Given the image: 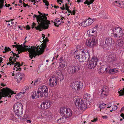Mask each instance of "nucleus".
Listing matches in <instances>:
<instances>
[{
	"label": "nucleus",
	"instance_id": "obj_49",
	"mask_svg": "<svg viewBox=\"0 0 124 124\" xmlns=\"http://www.w3.org/2000/svg\"><path fill=\"white\" fill-rule=\"evenodd\" d=\"M8 65H7V64H4L3 65L2 67H4L5 68H6L7 67Z\"/></svg>",
	"mask_w": 124,
	"mask_h": 124
},
{
	"label": "nucleus",
	"instance_id": "obj_2",
	"mask_svg": "<svg viewBox=\"0 0 124 124\" xmlns=\"http://www.w3.org/2000/svg\"><path fill=\"white\" fill-rule=\"evenodd\" d=\"M13 109L15 114L18 117L20 118L22 116L23 105L21 103L17 102L13 106Z\"/></svg>",
	"mask_w": 124,
	"mask_h": 124
},
{
	"label": "nucleus",
	"instance_id": "obj_34",
	"mask_svg": "<svg viewBox=\"0 0 124 124\" xmlns=\"http://www.w3.org/2000/svg\"><path fill=\"white\" fill-rule=\"evenodd\" d=\"M81 24L82 26L85 27L89 26L87 20L83 21Z\"/></svg>",
	"mask_w": 124,
	"mask_h": 124
},
{
	"label": "nucleus",
	"instance_id": "obj_50",
	"mask_svg": "<svg viewBox=\"0 0 124 124\" xmlns=\"http://www.w3.org/2000/svg\"><path fill=\"white\" fill-rule=\"evenodd\" d=\"M23 6L24 7H26L27 6H28V7H29V6L27 4H25V3H23Z\"/></svg>",
	"mask_w": 124,
	"mask_h": 124
},
{
	"label": "nucleus",
	"instance_id": "obj_60",
	"mask_svg": "<svg viewBox=\"0 0 124 124\" xmlns=\"http://www.w3.org/2000/svg\"><path fill=\"white\" fill-rule=\"evenodd\" d=\"M18 46H19V45H14L13 46L12 45V46H13V47H17V48L18 47Z\"/></svg>",
	"mask_w": 124,
	"mask_h": 124
},
{
	"label": "nucleus",
	"instance_id": "obj_6",
	"mask_svg": "<svg viewBox=\"0 0 124 124\" xmlns=\"http://www.w3.org/2000/svg\"><path fill=\"white\" fill-rule=\"evenodd\" d=\"M39 90L41 94V97L46 98L48 96L49 92L48 88L46 86L43 85L40 86Z\"/></svg>",
	"mask_w": 124,
	"mask_h": 124
},
{
	"label": "nucleus",
	"instance_id": "obj_14",
	"mask_svg": "<svg viewBox=\"0 0 124 124\" xmlns=\"http://www.w3.org/2000/svg\"><path fill=\"white\" fill-rule=\"evenodd\" d=\"M98 25H96L93 28L87 31L88 36L90 37L91 36H93L94 34L97 32Z\"/></svg>",
	"mask_w": 124,
	"mask_h": 124
},
{
	"label": "nucleus",
	"instance_id": "obj_30",
	"mask_svg": "<svg viewBox=\"0 0 124 124\" xmlns=\"http://www.w3.org/2000/svg\"><path fill=\"white\" fill-rule=\"evenodd\" d=\"M67 109V108H62L61 109L60 113L61 115L63 117L64 116V115H65L66 111Z\"/></svg>",
	"mask_w": 124,
	"mask_h": 124
},
{
	"label": "nucleus",
	"instance_id": "obj_10",
	"mask_svg": "<svg viewBox=\"0 0 124 124\" xmlns=\"http://www.w3.org/2000/svg\"><path fill=\"white\" fill-rule=\"evenodd\" d=\"M86 45L89 47H93L96 45V40L94 36L92 37L91 38L86 42Z\"/></svg>",
	"mask_w": 124,
	"mask_h": 124
},
{
	"label": "nucleus",
	"instance_id": "obj_52",
	"mask_svg": "<svg viewBox=\"0 0 124 124\" xmlns=\"http://www.w3.org/2000/svg\"><path fill=\"white\" fill-rule=\"evenodd\" d=\"M14 20V19H11L9 21H8L9 22H11V23L12 24H14V22L12 21L13 20Z\"/></svg>",
	"mask_w": 124,
	"mask_h": 124
},
{
	"label": "nucleus",
	"instance_id": "obj_3",
	"mask_svg": "<svg viewBox=\"0 0 124 124\" xmlns=\"http://www.w3.org/2000/svg\"><path fill=\"white\" fill-rule=\"evenodd\" d=\"M44 51L40 48L39 46L37 47H33L32 49H29V53L35 57L37 55H39L42 54Z\"/></svg>",
	"mask_w": 124,
	"mask_h": 124
},
{
	"label": "nucleus",
	"instance_id": "obj_20",
	"mask_svg": "<svg viewBox=\"0 0 124 124\" xmlns=\"http://www.w3.org/2000/svg\"><path fill=\"white\" fill-rule=\"evenodd\" d=\"M40 96L41 97V94L40 92L39 91V88L38 91L36 92V91H35L33 92L31 97L32 98L34 99L35 98H39Z\"/></svg>",
	"mask_w": 124,
	"mask_h": 124
},
{
	"label": "nucleus",
	"instance_id": "obj_57",
	"mask_svg": "<svg viewBox=\"0 0 124 124\" xmlns=\"http://www.w3.org/2000/svg\"><path fill=\"white\" fill-rule=\"evenodd\" d=\"M29 55H30L29 56L31 58V59H32V58H33V56L32 55H31V54H30Z\"/></svg>",
	"mask_w": 124,
	"mask_h": 124
},
{
	"label": "nucleus",
	"instance_id": "obj_62",
	"mask_svg": "<svg viewBox=\"0 0 124 124\" xmlns=\"http://www.w3.org/2000/svg\"><path fill=\"white\" fill-rule=\"evenodd\" d=\"M102 117L103 118H107V116H102Z\"/></svg>",
	"mask_w": 124,
	"mask_h": 124
},
{
	"label": "nucleus",
	"instance_id": "obj_58",
	"mask_svg": "<svg viewBox=\"0 0 124 124\" xmlns=\"http://www.w3.org/2000/svg\"><path fill=\"white\" fill-rule=\"evenodd\" d=\"M21 69V68H19L18 69L17 68H16V70H19L20 71Z\"/></svg>",
	"mask_w": 124,
	"mask_h": 124
},
{
	"label": "nucleus",
	"instance_id": "obj_59",
	"mask_svg": "<svg viewBox=\"0 0 124 124\" xmlns=\"http://www.w3.org/2000/svg\"><path fill=\"white\" fill-rule=\"evenodd\" d=\"M69 13H71H71H72V12L69 9H68V10H67Z\"/></svg>",
	"mask_w": 124,
	"mask_h": 124
},
{
	"label": "nucleus",
	"instance_id": "obj_13",
	"mask_svg": "<svg viewBox=\"0 0 124 124\" xmlns=\"http://www.w3.org/2000/svg\"><path fill=\"white\" fill-rule=\"evenodd\" d=\"M109 90L107 86H104L102 89L101 96L103 97H106L108 94Z\"/></svg>",
	"mask_w": 124,
	"mask_h": 124
},
{
	"label": "nucleus",
	"instance_id": "obj_24",
	"mask_svg": "<svg viewBox=\"0 0 124 124\" xmlns=\"http://www.w3.org/2000/svg\"><path fill=\"white\" fill-rule=\"evenodd\" d=\"M59 68L61 69L63 68L65 66V61L63 60L62 58H61L59 59Z\"/></svg>",
	"mask_w": 124,
	"mask_h": 124
},
{
	"label": "nucleus",
	"instance_id": "obj_21",
	"mask_svg": "<svg viewBox=\"0 0 124 124\" xmlns=\"http://www.w3.org/2000/svg\"><path fill=\"white\" fill-rule=\"evenodd\" d=\"M113 39L110 37H107L105 39V45L108 46H110L112 44Z\"/></svg>",
	"mask_w": 124,
	"mask_h": 124
},
{
	"label": "nucleus",
	"instance_id": "obj_27",
	"mask_svg": "<svg viewBox=\"0 0 124 124\" xmlns=\"http://www.w3.org/2000/svg\"><path fill=\"white\" fill-rule=\"evenodd\" d=\"M80 52H81L82 54L83 55H85V57L89 58V55L88 51L87 50H84Z\"/></svg>",
	"mask_w": 124,
	"mask_h": 124
},
{
	"label": "nucleus",
	"instance_id": "obj_42",
	"mask_svg": "<svg viewBox=\"0 0 124 124\" xmlns=\"http://www.w3.org/2000/svg\"><path fill=\"white\" fill-rule=\"evenodd\" d=\"M5 51L3 52L4 53H6L9 51H11V50L8 47H5Z\"/></svg>",
	"mask_w": 124,
	"mask_h": 124
},
{
	"label": "nucleus",
	"instance_id": "obj_37",
	"mask_svg": "<svg viewBox=\"0 0 124 124\" xmlns=\"http://www.w3.org/2000/svg\"><path fill=\"white\" fill-rule=\"evenodd\" d=\"M89 1L88 0H86L85 2H84V4H87L88 5L90 4H92L93 3V2L94 1V0H89Z\"/></svg>",
	"mask_w": 124,
	"mask_h": 124
},
{
	"label": "nucleus",
	"instance_id": "obj_15",
	"mask_svg": "<svg viewBox=\"0 0 124 124\" xmlns=\"http://www.w3.org/2000/svg\"><path fill=\"white\" fill-rule=\"evenodd\" d=\"M51 104V102L49 101H45L41 104V108L42 109H46L50 107Z\"/></svg>",
	"mask_w": 124,
	"mask_h": 124
},
{
	"label": "nucleus",
	"instance_id": "obj_47",
	"mask_svg": "<svg viewBox=\"0 0 124 124\" xmlns=\"http://www.w3.org/2000/svg\"><path fill=\"white\" fill-rule=\"evenodd\" d=\"M43 2L45 4V5L47 6L49 5V2L48 1H47L44 0Z\"/></svg>",
	"mask_w": 124,
	"mask_h": 124
},
{
	"label": "nucleus",
	"instance_id": "obj_53",
	"mask_svg": "<svg viewBox=\"0 0 124 124\" xmlns=\"http://www.w3.org/2000/svg\"><path fill=\"white\" fill-rule=\"evenodd\" d=\"M13 58H14L15 59V56H13L12 57H11L9 59V61H11V60H12Z\"/></svg>",
	"mask_w": 124,
	"mask_h": 124
},
{
	"label": "nucleus",
	"instance_id": "obj_17",
	"mask_svg": "<svg viewBox=\"0 0 124 124\" xmlns=\"http://www.w3.org/2000/svg\"><path fill=\"white\" fill-rule=\"evenodd\" d=\"M83 98L87 104L90 105L91 103L90 102L92 100V98L90 94L86 93L84 95Z\"/></svg>",
	"mask_w": 124,
	"mask_h": 124
},
{
	"label": "nucleus",
	"instance_id": "obj_22",
	"mask_svg": "<svg viewBox=\"0 0 124 124\" xmlns=\"http://www.w3.org/2000/svg\"><path fill=\"white\" fill-rule=\"evenodd\" d=\"M31 87L30 86H27L24 87L22 89L23 92L19 93L17 95L18 96H20V97H21L22 96V94H24L26 92L28 91L29 88H31Z\"/></svg>",
	"mask_w": 124,
	"mask_h": 124
},
{
	"label": "nucleus",
	"instance_id": "obj_64",
	"mask_svg": "<svg viewBox=\"0 0 124 124\" xmlns=\"http://www.w3.org/2000/svg\"><path fill=\"white\" fill-rule=\"evenodd\" d=\"M124 110V107H123L122 108H121V110L123 111Z\"/></svg>",
	"mask_w": 124,
	"mask_h": 124
},
{
	"label": "nucleus",
	"instance_id": "obj_54",
	"mask_svg": "<svg viewBox=\"0 0 124 124\" xmlns=\"http://www.w3.org/2000/svg\"><path fill=\"white\" fill-rule=\"evenodd\" d=\"M71 15H74L75 14V11L74 10H73L72 11Z\"/></svg>",
	"mask_w": 124,
	"mask_h": 124
},
{
	"label": "nucleus",
	"instance_id": "obj_39",
	"mask_svg": "<svg viewBox=\"0 0 124 124\" xmlns=\"http://www.w3.org/2000/svg\"><path fill=\"white\" fill-rule=\"evenodd\" d=\"M40 79L38 78L35 80L34 85H36L39 84L40 83Z\"/></svg>",
	"mask_w": 124,
	"mask_h": 124
},
{
	"label": "nucleus",
	"instance_id": "obj_19",
	"mask_svg": "<svg viewBox=\"0 0 124 124\" xmlns=\"http://www.w3.org/2000/svg\"><path fill=\"white\" fill-rule=\"evenodd\" d=\"M107 59L109 61L112 62H116L117 60L116 54H112L109 55Z\"/></svg>",
	"mask_w": 124,
	"mask_h": 124
},
{
	"label": "nucleus",
	"instance_id": "obj_63",
	"mask_svg": "<svg viewBox=\"0 0 124 124\" xmlns=\"http://www.w3.org/2000/svg\"><path fill=\"white\" fill-rule=\"evenodd\" d=\"M27 122L28 123H30L31 122V121L29 120H27Z\"/></svg>",
	"mask_w": 124,
	"mask_h": 124
},
{
	"label": "nucleus",
	"instance_id": "obj_5",
	"mask_svg": "<svg viewBox=\"0 0 124 124\" xmlns=\"http://www.w3.org/2000/svg\"><path fill=\"white\" fill-rule=\"evenodd\" d=\"M71 87L76 91H79L84 88L82 83L79 82L75 81L71 84Z\"/></svg>",
	"mask_w": 124,
	"mask_h": 124
},
{
	"label": "nucleus",
	"instance_id": "obj_40",
	"mask_svg": "<svg viewBox=\"0 0 124 124\" xmlns=\"http://www.w3.org/2000/svg\"><path fill=\"white\" fill-rule=\"evenodd\" d=\"M10 61L8 63H7V65L10 64V65H11V64L13 65L14 64H15V62H16V60H15V59H14L13 60V61L12 60H11V61Z\"/></svg>",
	"mask_w": 124,
	"mask_h": 124
},
{
	"label": "nucleus",
	"instance_id": "obj_23",
	"mask_svg": "<svg viewBox=\"0 0 124 124\" xmlns=\"http://www.w3.org/2000/svg\"><path fill=\"white\" fill-rule=\"evenodd\" d=\"M108 71L107 69L106 66L103 65L101 67L99 71L100 74H102L105 72H107Z\"/></svg>",
	"mask_w": 124,
	"mask_h": 124
},
{
	"label": "nucleus",
	"instance_id": "obj_28",
	"mask_svg": "<svg viewBox=\"0 0 124 124\" xmlns=\"http://www.w3.org/2000/svg\"><path fill=\"white\" fill-rule=\"evenodd\" d=\"M59 73L60 74H58V73H57V74H58V78L59 80H60V81H62L64 78V76L63 74H62V72L59 70Z\"/></svg>",
	"mask_w": 124,
	"mask_h": 124
},
{
	"label": "nucleus",
	"instance_id": "obj_41",
	"mask_svg": "<svg viewBox=\"0 0 124 124\" xmlns=\"http://www.w3.org/2000/svg\"><path fill=\"white\" fill-rule=\"evenodd\" d=\"M106 105V104H105L104 103L101 104L100 105V110L101 111L102 109L105 108Z\"/></svg>",
	"mask_w": 124,
	"mask_h": 124
},
{
	"label": "nucleus",
	"instance_id": "obj_31",
	"mask_svg": "<svg viewBox=\"0 0 124 124\" xmlns=\"http://www.w3.org/2000/svg\"><path fill=\"white\" fill-rule=\"evenodd\" d=\"M117 45L120 47H122L124 44L123 41L120 39H118L117 40Z\"/></svg>",
	"mask_w": 124,
	"mask_h": 124
},
{
	"label": "nucleus",
	"instance_id": "obj_38",
	"mask_svg": "<svg viewBox=\"0 0 124 124\" xmlns=\"http://www.w3.org/2000/svg\"><path fill=\"white\" fill-rule=\"evenodd\" d=\"M10 118L12 120L15 122H17L18 121L16 118L15 117L14 115H11L10 116Z\"/></svg>",
	"mask_w": 124,
	"mask_h": 124
},
{
	"label": "nucleus",
	"instance_id": "obj_4",
	"mask_svg": "<svg viewBox=\"0 0 124 124\" xmlns=\"http://www.w3.org/2000/svg\"><path fill=\"white\" fill-rule=\"evenodd\" d=\"M74 101L76 105L80 108L81 110L85 109L87 108V105L84 103L83 101L80 98L75 97L74 99Z\"/></svg>",
	"mask_w": 124,
	"mask_h": 124
},
{
	"label": "nucleus",
	"instance_id": "obj_45",
	"mask_svg": "<svg viewBox=\"0 0 124 124\" xmlns=\"http://www.w3.org/2000/svg\"><path fill=\"white\" fill-rule=\"evenodd\" d=\"M51 97L53 99H56V95L54 94H53L51 96Z\"/></svg>",
	"mask_w": 124,
	"mask_h": 124
},
{
	"label": "nucleus",
	"instance_id": "obj_7",
	"mask_svg": "<svg viewBox=\"0 0 124 124\" xmlns=\"http://www.w3.org/2000/svg\"><path fill=\"white\" fill-rule=\"evenodd\" d=\"M113 34L114 37L117 39L119 38L123 35L122 30L119 27H116L113 30Z\"/></svg>",
	"mask_w": 124,
	"mask_h": 124
},
{
	"label": "nucleus",
	"instance_id": "obj_33",
	"mask_svg": "<svg viewBox=\"0 0 124 124\" xmlns=\"http://www.w3.org/2000/svg\"><path fill=\"white\" fill-rule=\"evenodd\" d=\"M118 72V70L116 69H110L109 71V73L110 74H114Z\"/></svg>",
	"mask_w": 124,
	"mask_h": 124
},
{
	"label": "nucleus",
	"instance_id": "obj_46",
	"mask_svg": "<svg viewBox=\"0 0 124 124\" xmlns=\"http://www.w3.org/2000/svg\"><path fill=\"white\" fill-rule=\"evenodd\" d=\"M65 9L66 10H68L69 9V7L68 6V4L67 3H66L65 4Z\"/></svg>",
	"mask_w": 124,
	"mask_h": 124
},
{
	"label": "nucleus",
	"instance_id": "obj_1",
	"mask_svg": "<svg viewBox=\"0 0 124 124\" xmlns=\"http://www.w3.org/2000/svg\"><path fill=\"white\" fill-rule=\"evenodd\" d=\"M40 15L38 16L34 15L33 18L36 17L37 22L38 23V25L35 27V28L37 30L41 31L43 29H48L49 25L50 24V21L47 20V17L45 16V14H42L39 11H38Z\"/></svg>",
	"mask_w": 124,
	"mask_h": 124
},
{
	"label": "nucleus",
	"instance_id": "obj_8",
	"mask_svg": "<svg viewBox=\"0 0 124 124\" xmlns=\"http://www.w3.org/2000/svg\"><path fill=\"white\" fill-rule=\"evenodd\" d=\"M81 52H75L74 54V56L76 59H78L79 62H81L85 61L86 60L85 56H83Z\"/></svg>",
	"mask_w": 124,
	"mask_h": 124
},
{
	"label": "nucleus",
	"instance_id": "obj_56",
	"mask_svg": "<svg viewBox=\"0 0 124 124\" xmlns=\"http://www.w3.org/2000/svg\"><path fill=\"white\" fill-rule=\"evenodd\" d=\"M120 116L123 118L124 119V114L122 113L121 114Z\"/></svg>",
	"mask_w": 124,
	"mask_h": 124
},
{
	"label": "nucleus",
	"instance_id": "obj_55",
	"mask_svg": "<svg viewBox=\"0 0 124 124\" xmlns=\"http://www.w3.org/2000/svg\"><path fill=\"white\" fill-rule=\"evenodd\" d=\"M30 29V27H29L28 25H27L26 26V29L27 30H29Z\"/></svg>",
	"mask_w": 124,
	"mask_h": 124
},
{
	"label": "nucleus",
	"instance_id": "obj_36",
	"mask_svg": "<svg viewBox=\"0 0 124 124\" xmlns=\"http://www.w3.org/2000/svg\"><path fill=\"white\" fill-rule=\"evenodd\" d=\"M55 22H54V25L55 26L58 27L60 24L61 23L60 20H57V19L55 20Z\"/></svg>",
	"mask_w": 124,
	"mask_h": 124
},
{
	"label": "nucleus",
	"instance_id": "obj_29",
	"mask_svg": "<svg viewBox=\"0 0 124 124\" xmlns=\"http://www.w3.org/2000/svg\"><path fill=\"white\" fill-rule=\"evenodd\" d=\"M66 120V118L63 116L62 118L57 120V123L58 124L63 123L65 122Z\"/></svg>",
	"mask_w": 124,
	"mask_h": 124
},
{
	"label": "nucleus",
	"instance_id": "obj_61",
	"mask_svg": "<svg viewBox=\"0 0 124 124\" xmlns=\"http://www.w3.org/2000/svg\"><path fill=\"white\" fill-rule=\"evenodd\" d=\"M36 23H35L33 22L32 23V25L33 26H35H35L36 25Z\"/></svg>",
	"mask_w": 124,
	"mask_h": 124
},
{
	"label": "nucleus",
	"instance_id": "obj_18",
	"mask_svg": "<svg viewBox=\"0 0 124 124\" xmlns=\"http://www.w3.org/2000/svg\"><path fill=\"white\" fill-rule=\"evenodd\" d=\"M24 75L23 74L18 73L16 74L15 78V79H17V81L18 82L23 81V79L24 78Z\"/></svg>",
	"mask_w": 124,
	"mask_h": 124
},
{
	"label": "nucleus",
	"instance_id": "obj_32",
	"mask_svg": "<svg viewBox=\"0 0 124 124\" xmlns=\"http://www.w3.org/2000/svg\"><path fill=\"white\" fill-rule=\"evenodd\" d=\"M115 3L116 4V5L121 8H124L123 6V4H122L121 2L119 1H116Z\"/></svg>",
	"mask_w": 124,
	"mask_h": 124
},
{
	"label": "nucleus",
	"instance_id": "obj_35",
	"mask_svg": "<svg viewBox=\"0 0 124 124\" xmlns=\"http://www.w3.org/2000/svg\"><path fill=\"white\" fill-rule=\"evenodd\" d=\"M86 20L89 25H91L94 21V19H91L89 17Z\"/></svg>",
	"mask_w": 124,
	"mask_h": 124
},
{
	"label": "nucleus",
	"instance_id": "obj_12",
	"mask_svg": "<svg viewBox=\"0 0 124 124\" xmlns=\"http://www.w3.org/2000/svg\"><path fill=\"white\" fill-rule=\"evenodd\" d=\"M58 83V80L55 76H51L49 79V85L52 87H54L56 86Z\"/></svg>",
	"mask_w": 124,
	"mask_h": 124
},
{
	"label": "nucleus",
	"instance_id": "obj_16",
	"mask_svg": "<svg viewBox=\"0 0 124 124\" xmlns=\"http://www.w3.org/2000/svg\"><path fill=\"white\" fill-rule=\"evenodd\" d=\"M26 47H28L27 46L24 45L23 46H22V45H19L17 48L19 49V50L21 51V52H23L24 51H26L28 50L29 52V50L30 48L32 49L33 47H35V46H31V48H28Z\"/></svg>",
	"mask_w": 124,
	"mask_h": 124
},
{
	"label": "nucleus",
	"instance_id": "obj_48",
	"mask_svg": "<svg viewBox=\"0 0 124 124\" xmlns=\"http://www.w3.org/2000/svg\"><path fill=\"white\" fill-rule=\"evenodd\" d=\"M97 120L98 119L97 118H94L93 120H92L91 121L92 122H95L97 121Z\"/></svg>",
	"mask_w": 124,
	"mask_h": 124
},
{
	"label": "nucleus",
	"instance_id": "obj_44",
	"mask_svg": "<svg viewBox=\"0 0 124 124\" xmlns=\"http://www.w3.org/2000/svg\"><path fill=\"white\" fill-rule=\"evenodd\" d=\"M112 108L113 110H115L117 109V107L116 106L114 105L112 106Z\"/></svg>",
	"mask_w": 124,
	"mask_h": 124
},
{
	"label": "nucleus",
	"instance_id": "obj_43",
	"mask_svg": "<svg viewBox=\"0 0 124 124\" xmlns=\"http://www.w3.org/2000/svg\"><path fill=\"white\" fill-rule=\"evenodd\" d=\"M17 51L18 50V54H17L16 55V57H19V55H18L20 53H21L22 52H21V51L20 50H19V49L18 48H17Z\"/></svg>",
	"mask_w": 124,
	"mask_h": 124
},
{
	"label": "nucleus",
	"instance_id": "obj_51",
	"mask_svg": "<svg viewBox=\"0 0 124 124\" xmlns=\"http://www.w3.org/2000/svg\"><path fill=\"white\" fill-rule=\"evenodd\" d=\"M60 8L62 10H64L65 9V8L64 7V5H63L62 7H60Z\"/></svg>",
	"mask_w": 124,
	"mask_h": 124
},
{
	"label": "nucleus",
	"instance_id": "obj_25",
	"mask_svg": "<svg viewBox=\"0 0 124 124\" xmlns=\"http://www.w3.org/2000/svg\"><path fill=\"white\" fill-rule=\"evenodd\" d=\"M65 115H64V117H70L72 114L71 111V110L69 108L67 109L66 111Z\"/></svg>",
	"mask_w": 124,
	"mask_h": 124
},
{
	"label": "nucleus",
	"instance_id": "obj_26",
	"mask_svg": "<svg viewBox=\"0 0 124 124\" xmlns=\"http://www.w3.org/2000/svg\"><path fill=\"white\" fill-rule=\"evenodd\" d=\"M43 43H42L41 45V49L44 50L45 48L46 47V42L48 41V40L46 38H45V39L43 40Z\"/></svg>",
	"mask_w": 124,
	"mask_h": 124
},
{
	"label": "nucleus",
	"instance_id": "obj_11",
	"mask_svg": "<svg viewBox=\"0 0 124 124\" xmlns=\"http://www.w3.org/2000/svg\"><path fill=\"white\" fill-rule=\"evenodd\" d=\"M98 61V59L96 58H92L91 60L89 61L88 66V68L90 69H92L95 67L97 65Z\"/></svg>",
	"mask_w": 124,
	"mask_h": 124
},
{
	"label": "nucleus",
	"instance_id": "obj_9",
	"mask_svg": "<svg viewBox=\"0 0 124 124\" xmlns=\"http://www.w3.org/2000/svg\"><path fill=\"white\" fill-rule=\"evenodd\" d=\"M80 68L78 65H72L68 68L67 71L69 74H74L80 70Z\"/></svg>",
	"mask_w": 124,
	"mask_h": 124
}]
</instances>
